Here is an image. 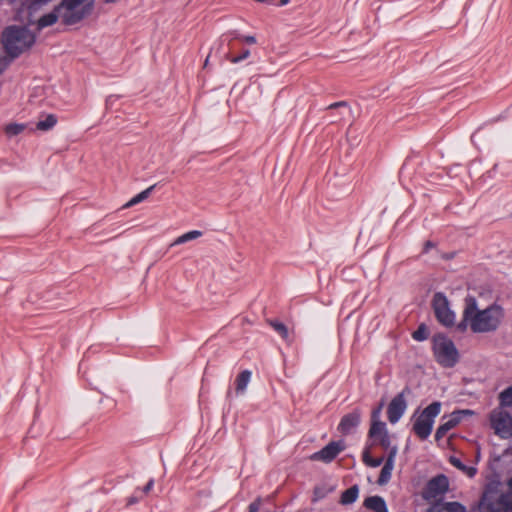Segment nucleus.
<instances>
[{"mask_svg": "<svg viewBox=\"0 0 512 512\" xmlns=\"http://www.w3.org/2000/svg\"><path fill=\"white\" fill-rule=\"evenodd\" d=\"M464 301L462 319L456 326L459 332H465L468 327L473 333H489L498 329L504 317L501 306L492 304L480 310L476 298L471 295H468Z\"/></svg>", "mask_w": 512, "mask_h": 512, "instance_id": "obj_1", "label": "nucleus"}, {"mask_svg": "<svg viewBox=\"0 0 512 512\" xmlns=\"http://www.w3.org/2000/svg\"><path fill=\"white\" fill-rule=\"evenodd\" d=\"M35 40V35L24 27L9 26L2 34L5 51L12 59L31 48Z\"/></svg>", "mask_w": 512, "mask_h": 512, "instance_id": "obj_2", "label": "nucleus"}, {"mask_svg": "<svg viewBox=\"0 0 512 512\" xmlns=\"http://www.w3.org/2000/svg\"><path fill=\"white\" fill-rule=\"evenodd\" d=\"M93 7L94 0H61L57 5V11L62 24L72 26L88 17Z\"/></svg>", "mask_w": 512, "mask_h": 512, "instance_id": "obj_3", "label": "nucleus"}, {"mask_svg": "<svg viewBox=\"0 0 512 512\" xmlns=\"http://www.w3.org/2000/svg\"><path fill=\"white\" fill-rule=\"evenodd\" d=\"M432 350L435 360L445 368L454 367L459 361V351L454 342L444 334H436L432 338Z\"/></svg>", "mask_w": 512, "mask_h": 512, "instance_id": "obj_4", "label": "nucleus"}, {"mask_svg": "<svg viewBox=\"0 0 512 512\" xmlns=\"http://www.w3.org/2000/svg\"><path fill=\"white\" fill-rule=\"evenodd\" d=\"M441 403L438 401L429 404L417 417L413 424L414 433L422 440L427 439L433 428L434 419L440 414Z\"/></svg>", "mask_w": 512, "mask_h": 512, "instance_id": "obj_5", "label": "nucleus"}, {"mask_svg": "<svg viewBox=\"0 0 512 512\" xmlns=\"http://www.w3.org/2000/svg\"><path fill=\"white\" fill-rule=\"evenodd\" d=\"M490 427L501 439L512 437V415L504 408L497 407L489 414Z\"/></svg>", "mask_w": 512, "mask_h": 512, "instance_id": "obj_6", "label": "nucleus"}, {"mask_svg": "<svg viewBox=\"0 0 512 512\" xmlns=\"http://www.w3.org/2000/svg\"><path fill=\"white\" fill-rule=\"evenodd\" d=\"M432 308L437 321L445 326L452 327L455 324V313L451 310L446 295L436 292L432 299Z\"/></svg>", "mask_w": 512, "mask_h": 512, "instance_id": "obj_7", "label": "nucleus"}, {"mask_svg": "<svg viewBox=\"0 0 512 512\" xmlns=\"http://www.w3.org/2000/svg\"><path fill=\"white\" fill-rule=\"evenodd\" d=\"M449 489V480L447 476L444 474H439L433 478H431L423 492L422 496L425 500H435L437 501L438 498H442V496L448 491Z\"/></svg>", "mask_w": 512, "mask_h": 512, "instance_id": "obj_8", "label": "nucleus"}, {"mask_svg": "<svg viewBox=\"0 0 512 512\" xmlns=\"http://www.w3.org/2000/svg\"><path fill=\"white\" fill-rule=\"evenodd\" d=\"M410 392V388L406 386L389 403L387 417L391 424H396L404 415L407 409L406 395L410 394Z\"/></svg>", "mask_w": 512, "mask_h": 512, "instance_id": "obj_9", "label": "nucleus"}, {"mask_svg": "<svg viewBox=\"0 0 512 512\" xmlns=\"http://www.w3.org/2000/svg\"><path fill=\"white\" fill-rule=\"evenodd\" d=\"M345 443L343 440L332 441L321 450L313 453L311 459L315 461H322L324 463L332 462L344 449Z\"/></svg>", "mask_w": 512, "mask_h": 512, "instance_id": "obj_10", "label": "nucleus"}, {"mask_svg": "<svg viewBox=\"0 0 512 512\" xmlns=\"http://www.w3.org/2000/svg\"><path fill=\"white\" fill-rule=\"evenodd\" d=\"M361 417L362 412L358 408L345 414L337 426L338 432L344 436L352 434L360 425Z\"/></svg>", "mask_w": 512, "mask_h": 512, "instance_id": "obj_11", "label": "nucleus"}, {"mask_svg": "<svg viewBox=\"0 0 512 512\" xmlns=\"http://www.w3.org/2000/svg\"><path fill=\"white\" fill-rule=\"evenodd\" d=\"M463 414H472L470 410H460L453 412L448 419L440 424L435 433V439L440 440L443 438L451 429L456 427L462 420Z\"/></svg>", "mask_w": 512, "mask_h": 512, "instance_id": "obj_12", "label": "nucleus"}, {"mask_svg": "<svg viewBox=\"0 0 512 512\" xmlns=\"http://www.w3.org/2000/svg\"><path fill=\"white\" fill-rule=\"evenodd\" d=\"M499 491L495 488H487L479 501L477 510L478 512H499L501 508L495 505L497 501Z\"/></svg>", "mask_w": 512, "mask_h": 512, "instance_id": "obj_13", "label": "nucleus"}, {"mask_svg": "<svg viewBox=\"0 0 512 512\" xmlns=\"http://www.w3.org/2000/svg\"><path fill=\"white\" fill-rule=\"evenodd\" d=\"M397 452V446H392L387 455V458L385 459L384 465L380 471V475L377 480V483L379 485H386L390 481Z\"/></svg>", "mask_w": 512, "mask_h": 512, "instance_id": "obj_14", "label": "nucleus"}, {"mask_svg": "<svg viewBox=\"0 0 512 512\" xmlns=\"http://www.w3.org/2000/svg\"><path fill=\"white\" fill-rule=\"evenodd\" d=\"M427 512H466V507L457 501H435L429 506Z\"/></svg>", "mask_w": 512, "mask_h": 512, "instance_id": "obj_15", "label": "nucleus"}, {"mask_svg": "<svg viewBox=\"0 0 512 512\" xmlns=\"http://www.w3.org/2000/svg\"><path fill=\"white\" fill-rule=\"evenodd\" d=\"M364 506L373 512H388L385 500L381 496H370L364 500Z\"/></svg>", "mask_w": 512, "mask_h": 512, "instance_id": "obj_16", "label": "nucleus"}, {"mask_svg": "<svg viewBox=\"0 0 512 512\" xmlns=\"http://www.w3.org/2000/svg\"><path fill=\"white\" fill-rule=\"evenodd\" d=\"M59 19H60V14L57 11V6H55L54 9L51 12H49L47 14H44L43 16H41L38 19V21L36 23L37 29L38 30H42V29H44L46 27L52 26Z\"/></svg>", "mask_w": 512, "mask_h": 512, "instance_id": "obj_17", "label": "nucleus"}, {"mask_svg": "<svg viewBox=\"0 0 512 512\" xmlns=\"http://www.w3.org/2000/svg\"><path fill=\"white\" fill-rule=\"evenodd\" d=\"M449 462H450V464L452 466H454L458 470L462 471L463 473H465L469 477H474L475 474L477 473V469L475 467L465 465L461 461V459L456 457V456H450L449 457Z\"/></svg>", "mask_w": 512, "mask_h": 512, "instance_id": "obj_18", "label": "nucleus"}, {"mask_svg": "<svg viewBox=\"0 0 512 512\" xmlns=\"http://www.w3.org/2000/svg\"><path fill=\"white\" fill-rule=\"evenodd\" d=\"M359 496V487L357 485H353L346 489L340 499V503L342 505H350L353 504Z\"/></svg>", "mask_w": 512, "mask_h": 512, "instance_id": "obj_19", "label": "nucleus"}, {"mask_svg": "<svg viewBox=\"0 0 512 512\" xmlns=\"http://www.w3.org/2000/svg\"><path fill=\"white\" fill-rule=\"evenodd\" d=\"M251 375H252L251 371L244 370L237 376V378L235 380L237 393H243L246 390V388L251 380Z\"/></svg>", "mask_w": 512, "mask_h": 512, "instance_id": "obj_20", "label": "nucleus"}, {"mask_svg": "<svg viewBox=\"0 0 512 512\" xmlns=\"http://www.w3.org/2000/svg\"><path fill=\"white\" fill-rule=\"evenodd\" d=\"M498 508H501L499 512H507L509 509L512 510V496L499 491L497 501H495V505Z\"/></svg>", "mask_w": 512, "mask_h": 512, "instance_id": "obj_21", "label": "nucleus"}, {"mask_svg": "<svg viewBox=\"0 0 512 512\" xmlns=\"http://www.w3.org/2000/svg\"><path fill=\"white\" fill-rule=\"evenodd\" d=\"M386 424L382 421L373 420L369 429V437L380 438L383 434L387 433Z\"/></svg>", "mask_w": 512, "mask_h": 512, "instance_id": "obj_22", "label": "nucleus"}, {"mask_svg": "<svg viewBox=\"0 0 512 512\" xmlns=\"http://www.w3.org/2000/svg\"><path fill=\"white\" fill-rule=\"evenodd\" d=\"M155 187H156V184H154V185L148 187L147 189L143 190L142 192L138 193L133 198H131L130 201H128L126 203L125 207H131V206H134V205L144 201L145 199H147L149 197V195L152 193V191L154 190Z\"/></svg>", "mask_w": 512, "mask_h": 512, "instance_id": "obj_23", "label": "nucleus"}, {"mask_svg": "<svg viewBox=\"0 0 512 512\" xmlns=\"http://www.w3.org/2000/svg\"><path fill=\"white\" fill-rule=\"evenodd\" d=\"M499 407H512V385L499 393Z\"/></svg>", "mask_w": 512, "mask_h": 512, "instance_id": "obj_24", "label": "nucleus"}, {"mask_svg": "<svg viewBox=\"0 0 512 512\" xmlns=\"http://www.w3.org/2000/svg\"><path fill=\"white\" fill-rule=\"evenodd\" d=\"M57 123V117L54 114H49L44 120H40L36 124V128L41 131H48L52 129Z\"/></svg>", "mask_w": 512, "mask_h": 512, "instance_id": "obj_25", "label": "nucleus"}, {"mask_svg": "<svg viewBox=\"0 0 512 512\" xmlns=\"http://www.w3.org/2000/svg\"><path fill=\"white\" fill-rule=\"evenodd\" d=\"M268 324L283 338L288 339L289 332L286 325L278 320H268Z\"/></svg>", "mask_w": 512, "mask_h": 512, "instance_id": "obj_26", "label": "nucleus"}, {"mask_svg": "<svg viewBox=\"0 0 512 512\" xmlns=\"http://www.w3.org/2000/svg\"><path fill=\"white\" fill-rule=\"evenodd\" d=\"M202 235V232L201 231H198V230H192V231H189L181 236H179L172 245H179V244H183V243H186L188 241H191V240H194V239H197L198 237H200Z\"/></svg>", "mask_w": 512, "mask_h": 512, "instance_id": "obj_27", "label": "nucleus"}, {"mask_svg": "<svg viewBox=\"0 0 512 512\" xmlns=\"http://www.w3.org/2000/svg\"><path fill=\"white\" fill-rule=\"evenodd\" d=\"M25 128H26L25 124L10 123L5 126L4 131L7 136L13 137V136H16V135H19L20 133H22L25 130Z\"/></svg>", "mask_w": 512, "mask_h": 512, "instance_id": "obj_28", "label": "nucleus"}, {"mask_svg": "<svg viewBox=\"0 0 512 512\" xmlns=\"http://www.w3.org/2000/svg\"><path fill=\"white\" fill-rule=\"evenodd\" d=\"M362 459H363V462L367 466H370V467H373V468L379 467L384 462V458L383 457L372 458L370 456V453H369L368 449H366L363 452Z\"/></svg>", "mask_w": 512, "mask_h": 512, "instance_id": "obj_29", "label": "nucleus"}, {"mask_svg": "<svg viewBox=\"0 0 512 512\" xmlns=\"http://www.w3.org/2000/svg\"><path fill=\"white\" fill-rule=\"evenodd\" d=\"M429 337V330L424 323H421L418 328L412 333V338L416 341H424Z\"/></svg>", "mask_w": 512, "mask_h": 512, "instance_id": "obj_30", "label": "nucleus"}, {"mask_svg": "<svg viewBox=\"0 0 512 512\" xmlns=\"http://www.w3.org/2000/svg\"><path fill=\"white\" fill-rule=\"evenodd\" d=\"M249 55H250L249 49H244L241 54L236 55V56H229L228 59L231 63L237 64V63H240L241 61L247 59L249 57Z\"/></svg>", "mask_w": 512, "mask_h": 512, "instance_id": "obj_31", "label": "nucleus"}, {"mask_svg": "<svg viewBox=\"0 0 512 512\" xmlns=\"http://www.w3.org/2000/svg\"><path fill=\"white\" fill-rule=\"evenodd\" d=\"M327 109L334 110V109H342L345 111V113H350V107L348 106V103L345 101H339L332 103L327 107Z\"/></svg>", "mask_w": 512, "mask_h": 512, "instance_id": "obj_32", "label": "nucleus"}, {"mask_svg": "<svg viewBox=\"0 0 512 512\" xmlns=\"http://www.w3.org/2000/svg\"><path fill=\"white\" fill-rule=\"evenodd\" d=\"M379 443L380 445L384 448V449H391V440H390V436L387 433L383 434L380 438H379Z\"/></svg>", "mask_w": 512, "mask_h": 512, "instance_id": "obj_33", "label": "nucleus"}, {"mask_svg": "<svg viewBox=\"0 0 512 512\" xmlns=\"http://www.w3.org/2000/svg\"><path fill=\"white\" fill-rule=\"evenodd\" d=\"M154 486V480L153 479H150L147 484L143 487L142 490H139V493L143 496L144 494H148L152 488ZM138 492V490L136 491V493Z\"/></svg>", "mask_w": 512, "mask_h": 512, "instance_id": "obj_34", "label": "nucleus"}, {"mask_svg": "<svg viewBox=\"0 0 512 512\" xmlns=\"http://www.w3.org/2000/svg\"><path fill=\"white\" fill-rule=\"evenodd\" d=\"M261 500L258 498L249 505V512H259Z\"/></svg>", "mask_w": 512, "mask_h": 512, "instance_id": "obj_35", "label": "nucleus"}, {"mask_svg": "<svg viewBox=\"0 0 512 512\" xmlns=\"http://www.w3.org/2000/svg\"><path fill=\"white\" fill-rule=\"evenodd\" d=\"M242 39H243V41H245L248 44H255L256 43V38L254 36H252V35L244 36Z\"/></svg>", "mask_w": 512, "mask_h": 512, "instance_id": "obj_36", "label": "nucleus"}, {"mask_svg": "<svg viewBox=\"0 0 512 512\" xmlns=\"http://www.w3.org/2000/svg\"><path fill=\"white\" fill-rule=\"evenodd\" d=\"M142 498V495L140 494L139 496H131L129 499H128V505H132V504H135L139 501V499Z\"/></svg>", "mask_w": 512, "mask_h": 512, "instance_id": "obj_37", "label": "nucleus"}, {"mask_svg": "<svg viewBox=\"0 0 512 512\" xmlns=\"http://www.w3.org/2000/svg\"><path fill=\"white\" fill-rule=\"evenodd\" d=\"M380 410H381V406L378 409L373 411V413H372L373 420H376V418L378 417V415L380 413Z\"/></svg>", "mask_w": 512, "mask_h": 512, "instance_id": "obj_38", "label": "nucleus"}, {"mask_svg": "<svg viewBox=\"0 0 512 512\" xmlns=\"http://www.w3.org/2000/svg\"><path fill=\"white\" fill-rule=\"evenodd\" d=\"M433 243L431 241H427L424 246V251L427 252L429 248L433 247Z\"/></svg>", "mask_w": 512, "mask_h": 512, "instance_id": "obj_39", "label": "nucleus"}, {"mask_svg": "<svg viewBox=\"0 0 512 512\" xmlns=\"http://www.w3.org/2000/svg\"><path fill=\"white\" fill-rule=\"evenodd\" d=\"M290 0H280V6L287 5Z\"/></svg>", "mask_w": 512, "mask_h": 512, "instance_id": "obj_40", "label": "nucleus"}, {"mask_svg": "<svg viewBox=\"0 0 512 512\" xmlns=\"http://www.w3.org/2000/svg\"><path fill=\"white\" fill-rule=\"evenodd\" d=\"M119 0H104L105 3H116Z\"/></svg>", "mask_w": 512, "mask_h": 512, "instance_id": "obj_41", "label": "nucleus"}, {"mask_svg": "<svg viewBox=\"0 0 512 512\" xmlns=\"http://www.w3.org/2000/svg\"><path fill=\"white\" fill-rule=\"evenodd\" d=\"M344 112H345V111L343 110V111H341V112L339 113V114H340V117H338V120H341V118L344 116Z\"/></svg>", "mask_w": 512, "mask_h": 512, "instance_id": "obj_42", "label": "nucleus"}, {"mask_svg": "<svg viewBox=\"0 0 512 512\" xmlns=\"http://www.w3.org/2000/svg\"><path fill=\"white\" fill-rule=\"evenodd\" d=\"M318 491H319V489L316 488L315 491H314L316 495H320V492H318Z\"/></svg>", "mask_w": 512, "mask_h": 512, "instance_id": "obj_43", "label": "nucleus"}, {"mask_svg": "<svg viewBox=\"0 0 512 512\" xmlns=\"http://www.w3.org/2000/svg\"><path fill=\"white\" fill-rule=\"evenodd\" d=\"M318 491H319V489L316 488L315 491H314L316 495H320V492H318Z\"/></svg>", "mask_w": 512, "mask_h": 512, "instance_id": "obj_44", "label": "nucleus"}, {"mask_svg": "<svg viewBox=\"0 0 512 512\" xmlns=\"http://www.w3.org/2000/svg\"><path fill=\"white\" fill-rule=\"evenodd\" d=\"M4 67H0V73L3 71Z\"/></svg>", "mask_w": 512, "mask_h": 512, "instance_id": "obj_45", "label": "nucleus"}]
</instances>
